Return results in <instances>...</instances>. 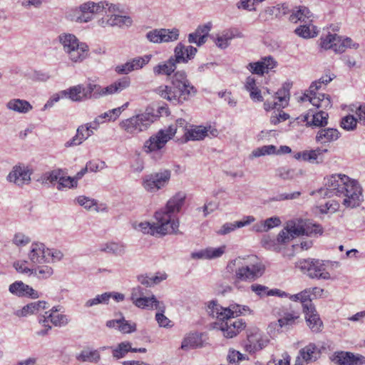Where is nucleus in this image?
I'll return each instance as SVG.
<instances>
[{
  "instance_id": "nucleus-1",
  "label": "nucleus",
  "mask_w": 365,
  "mask_h": 365,
  "mask_svg": "<svg viewBox=\"0 0 365 365\" xmlns=\"http://www.w3.org/2000/svg\"><path fill=\"white\" fill-rule=\"evenodd\" d=\"M186 198L185 193L177 192L167 202L165 207L155 213L156 222H142L135 226V229L143 234L152 236H163L168 234L178 232L179 222L173 217L175 212H179L184 205Z\"/></svg>"
},
{
  "instance_id": "nucleus-2",
  "label": "nucleus",
  "mask_w": 365,
  "mask_h": 365,
  "mask_svg": "<svg viewBox=\"0 0 365 365\" xmlns=\"http://www.w3.org/2000/svg\"><path fill=\"white\" fill-rule=\"evenodd\" d=\"M324 188L313 191L311 195L316 192L327 197L334 195L344 197L343 205L346 207L354 208L360 205L361 202V187L356 180L350 179L348 176L341 174H334L324 178Z\"/></svg>"
},
{
  "instance_id": "nucleus-3",
  "label": "nucleus",
  "mask_w": 365,
  "mask_h": 365,
  "mask_svg": "<svg viewBox=\"0 0 365 365\" xmlns=\"http://www.w3.org/2000/svg\"><path fill=\"white\" fill-rule=\"evenodd\" d=\"M156 93L173 104L182 103L194 96L197 89L187 78L183 71H176L171 77V86H160L155 90Z\"/></svg>"
},
{
  "instance_id": "nucleus-4",
  "label": "nucleus",
  "mask_w": 365,
  "mask_h": 365,
  "mask_svg": "<svg viewBox=\"0 0 365 365\" xmlns=\"http://www.w3.org/2000/svg\"><path fill=\"white\" fill-rule=\"evenodd\" d=\"M265 267L261 262L244 264L241 258H235L230 261L226 267V271L232 274L230 278L232 286L242 290L243 282H252L259 278L264 272Z\"/></svg>"
},
{
  "instance_id": "nucleus-5",
  "label": "nucleus",
  "mask_w": 365,
  "mask_h": 365,
  "mask_svg": "<svg viewBox=\"0 0 365 365\" xmlns=\"http://www.w3.org/2000/svg\"><path fill=\"white\" fill-rule=\"evenodd\" d=\"M208 313L213 317H216L221 321L220 329L222 331L226 338H232L239 334L246 327L245 322L241 319H235V314L237 316L241 314L240 309L238 311L230 308H224L215 301L210 302L208 304Z\"/></svg>"
},
{
  "instance_id": "nucleus-6",
  "label": "nucleus",
  "mask_w": 365,
  "mask_h": 365,
  "mask_svg": "<svg viewBox=\"0 0 365 365\" xmlns=\"http://www.w3.org/2000/svg\"><path fill=\"white\" fill-rule=\"evenodd\" d=\"M197 50L192 46H185L183 43H179L174 49V56H171L167 61L158 63L153 68V73L156 76H170L176 69L177 63H186L189 60L192 59Z\"/></svg>"
},
{
  "instance_id": "nucleus-7",
  "label": "nucleus",
  "mask_w": 365,
  "mask_h": 365,
  "mask_svg": "<svg viewBox=\"0 0 365 365\" xmlns=\"http://www.w3.org/2000/svg\"><path fill=\"white\" fill-rule=\"evenodd\" d=\"M58 40L64 52L72 62H82L87 58L89 51L88 46L86 43L80 42L75 35L61 34L58 36Z\"/></svg>"
},
{
  "instance_id": "nucleus-8",
  "label": "nucleus",
  "mask_w": 365,
  "mask_h": 365,
  "mask_svg": "<svg viewBox=\"0 0 365 365\" xmlns=\"http://www.w3.org/2000/svg\"><path fill=\"white\" fill-rule=\"evenodd\" d=\"M145 288L136 286L131 289L130 301L138 308L163 312L165 304L157 299L155 296Z\"/></svg>"
},
{
  "instance_id": "nucleus-9",
  "label": "nucleus",
  "mask_w": 365,
  "mask_h": 365,
  "mask_svg": "<svg viewBox=\"0 0 365 365\" xmlns=\"http://www.w3.org/2000/svg\"><path fill=\"white\" fill-rule=\"evenodd\" d=\"M157 118L158 115L153 113V109L147 108L144 113L121 121L120 126L128 133L138 134L146 130Z\"/></svg>"
},
{
  "instance_id": "nucleus-10",
  "label": "nucleus",
  "mask_w": 365,
  "mask_h": 365,
  "mask_svg": "<svg viewBox=\"0 0 365 365\" xmlns=\"http://www.w3.org/2000/svg\"><path fill=\"white\" fill-rule=\"evenodd\" d=\"M98 86L93 82H88L86 85L78 84L71 86L66 90L61 91L62 98H68L73 102H83L89 99H98Z\"/></svg>"
},
{
  "instance_id": "nucleus-11",
  "label": "nucleus",
  "mask_w": 365,
  "mask_h": 365,
  "mask_svg": "<svg viewBox=\"0 0 365 365\" xmlns=\"http://www.w3.org/2000/svg\"><path fill=\"white\" fill-rule=\"evenodd\" d=\"M295 267L311 279H329L330 274L327 271L323 261L316 259H301L295 263Z\"/></svg>"
},
{
  "instance_id": "nucleus-12",
  "label": "nucleus",
  "mask_w": 365,
  "mask_h": 365,
  "mask_svg": "<svg viewBox=\"0 0 365 365\" xmlns=\"http://www.w3.org/2000/svg\"><path fill=\"white\" fill-rule=\"evenodd\" d=\"M177 125H171L168 128L160 129L155 135L147 140L143 145V150L147 153H157L163 148L165 144L175 135Z\"/></svg>"
},
{
  "instance_id": "nucleus-13",
  "label": "nucleus",
  "mask_w": 365,
  "mask_h": 365,
  "mask_svg": "<svg viewBox=\"0 0 365 365\" xmlns=\"http://www.w3.org/2000/svg\"><path fill=\"white\" fill-rule=\"evenodd\" d=\"M171 171L168 169L147 175L143 178V186L148 192H157L165 187L170 179Z\"/></svg>"
},
{
  "instance_id": "nucleus-14",
  "label": "nucleus",
  "mask_w": 365,
  "mask_h": 365,
  "mask_svg": "<svg viewBox=\"0 0 365 365\" xmlns=\"http://www.w3.org/2000/svg\"><path fill=\"white\" fill-rule=\"evenodd\" d=\"M322 48L327 50L332 49L336 53H343L347 48H358L359 44L353 43L351 38H344L338 36L337 34H329L325 38H322L321 41Z\"/></svg>"
},
{
  "instance_id": "nucleus-15",
  "label": "nucleus",
  "mask_w": 365,
  "mask_h": 365,
  "mask_svg": "<svg viewBox=\"0 0 365 365\" xmlns=\"http://www.w3.org/2000/svg\"><path fill=\"white\" fill-rule=\"evenodd\" d=\"M180 31L178 29H155L146 34V38L153 43H168L178 40Z\"/></svg>"
},
{
  "instance_id": "nucleus-16",
  "label": "nucleus",
  "mask_w": 365,
  "mask_h": 365,
  "mask_svg": "<svg viewBox=\"0 0 365 365\" xmlns=\"http://www.w3.org/2000/svg\"><path fill=\"white\" fill-rule=\"evenodd\" d=\"M102 1L93 2L88 1L81 4L79 7L81 14L77 17V21L81 23H87L93 19L94 14H98L103 11V4Z\"/></svg>"
},
{
  "instance_id": "nucleus-17",
  "label": "nucleus",
  "mask_w": 365,
  "mask_h": 365,
  "mask_svg": "<svg viewBox=\"0 0 365 365\" xmlns=\"http://www.w3.org/2000/svg\"><path fill=\"white\" fill-rule=\"evenodd\" d=\"M31 172L24 166H14L7 176V180L19 187L29 184Z\"/></svg>"
},
{
  "instance_id": "nucleus-18",
  "label": "nucleus",
  "mask_w": 365,
  "mask_h": 365,
  "mask_svg": "<svg viewBox=\"0 0 365 365\" xmlns=\"http://www.w3.org/2000/svg\"><path fill=\"white\" fill-rule=\"evenodd\" d=\"M130 84V80L128 77L121 78L106 87H102L101 85L96 84L98 87V93L99 98L108 95L120 93L129 87Z\"/></svg>"
},
{
  "instance_id": "nucleus-19",
  "label": "nucleus",
  "mask_w": 365,
  "mask_h": 365,
  "mask_svg": "<svg viewBox=\"0 0 365 365\" xmlns=\"http://www.w3.org/2000/svg\"><path fill=\"white\" fill-rule=\"evenodd\" d=\"M276 65L277 62L274 59L269 56L262 58L261 60L257 62L250 63L247 68L252 73L263 75L264 73H267L269 70L274 68Z\"/></svg>"
},
{
  "instance_id": "nucleus-20",
  "label": "nucleus",
  "mask_w": 365,
  "mask_h": 365,
  "mask_svg": "<svg viewBox=\"0 0 365 365\" xmlns=\"http://www.w3.org/2000/svg\"><path fill=\"white\" fill-rule=\"evenodd\" d=\"M305 314L307 325L314 333H320L324 327L319 314L317 313L315 307H306V311L303 312Z\"/></svg>"
},
{
  "instance_id": "nucleus-21",
  "label": "nucleus",
  "mask_w": 365,
  "mask_h": 365,
  "mask_svg": "<svg viewBox=\"0 0 365 365\" xmlns=\"http://www.w3.org/2000/svg\"><path fill=\"white\" fill-rule=\"evenodd\" d=\"M29 259L34 264H43L47 262V248L41 242H33L28 254Z\"/></svg>"
},
{
  "instance_id": "nucleus-22",
  "label": "nucleus",
  "mask_w": 365,
  "mask_h": 365,
  "mask_svg": "<svg viewBox=\"0 0 365 365\" xmlns=\"http://www.w3.org/2000/svg\"><path fill=\"white\" fill-rule=\"evenodd\" d=\"M303 118V121L306 122L307 125L324 127L328 123L329 115L327 112L323 110L316 113L309 110Z\"/></svg>"
},
{
  "instance_id": "nucleus-23",
  "label": "nucleus",
  "mask_w": 365,
  "mask_h": 365,
  "mask_svg": "<svg viewBox=\"0 0 365 365\" xmlns=\"http://www.w3.org/2000/svg\"><path fill=\"white\" fill-rule=\"evenodd\" d=\"M333 361L338 365H357L365 363V357L361 355L355 356L350 352H339L334 356Z\"/></svg>"
},
{
  "instance_id": "nucleus-24",
  "label": "nucleus",
  "mask_w": 365,
  "mask_h": 365,
  "mask_svg": "<svg viewBox=\"0 0 365 365\" xmlns=\"http://www.w3.org/2000/svg\"><path fill=\"white\" fill-rule=\"evenodd\" d=\"M269 341L263 339L259 334H252L247 336V340L245 344V349L249 353H255L265 347Z\"/></svg>"
},
{
  "instance_id": "nucleus-25",
  "label": "nucleus",
  "mask_w": 365,
  "mask_h": 365,
  "mask_svg": "<svg viewBox=\"0 0 365 365\" xmlns=\"http://www.w3.org/2000/svg\"><path fill=\"white\" fill-rule=\"evenodd\" d=\"M303 174L302 169L292 168L287 165L280 166L275 170V177L284 181L294 180Z\"/></svg>"
},
{
  "instance_id": "nucleus-26",
  "label": "nucleus",
  "mask_w": 365,
  "mask_h": 365,
  "mask_svg": "<svg viewBox=\"0 0 365 365\" xmlns=\"http://www.w3.org/2000/svg\"><path fill=\"white\" fill-rule=\"evenodd\" d=\"M255 220V217L252 216H246L242 220L225 223L221 227L220 230L217 231V234L221 235H227L237 228H240L251 224Z\"/></svg>"
},
{
  "instance_id": "nucleus-27",
  "label": "nucleus",
  "mask_w": 365,
  "mask_h": 365,
  "mask_svg": "<svg viewBox=\"0 0 365 365\" xmlns=\"http://www.w3.org/2000/svg\"><path fill=\"white\" fill-rule=\"evenodd\" d=\"M48 303L46 301H37L29 303L24 306L21 310L16 312L18 317H26L29 314H34L40 310L48 308Z\"/></svg>"
},
{
  "instance_id": "nucleus-28",
  "label": "nucleus",
  "mask_w": 365,
  "mask_h": 365,
  "mask_svg": "<svg viewBox=\"0 0 365 365\" xmlns=\"http://www.w3.org/2000/svg\"><path fill=\"white\" fill-rule=\"evenodd\" d=\"M6 108L19 113H27L33 109V106L29 101L19 98L10 100L6 103Z\"/></svg>"
},
{
  "instance_id": "nucleus-29",
  "label": "nucleus",
  "mask_w": 365,
  "mask_h": 365,
  "mask_svg": "<svg viewBox=\"0 0 365 365\" xmlns=\"http://www.w3.org/2000/svg\"><path fill=\"white\" fill-rule=\"evenodd\" d=\"M202 346V340L201 334L198 333H190L182 340L181 349L189 350L190 349H197Z\"/></svg>"
},
{
  "instance_id": "nucleus-30",
  "label": "nucleus",
  "mask_w": 365,
  "mask_h": 365,
  "mask_svg": "<svg viewBox=\"0 0 365 365\" xmlns=\"http://www.w3.org/2000/svg\"><path fill=\"white\" fill-rule=\"evenodd\" d=\"M340 136V133L336 128H322L316 136V140L320 143H328L336 140Z\"/></svg>"
},
{
  "instance_id": "nucleus-31",
  "label": "nucleus",
  "mask_w": 365,
  "mask_h": 365,
  "mask_svg": "<svg viewBox=\"0 0 365 365\" xmlns=\"http://www.w3.org/2000/svg\"><path fill=\"white\" fill-rule=\"evenodd\" d=\"M208 129L203 126H195L185 133V142L188 140H200L208 136Z\"/></svg>"
},
{
  "instance_id": "nucleus-32",
  "label": "nucleus",
  "mask_w": 365,
  "mask_h": 365,
  "mask_svg": "<svg viewBox=\"0 0 365 365\" xmlns=\"http://www.w3.org/2000/svg\"><path fill=\"white\" fill-rule=\"evenodd\" d=\"M100 251L107 254L121 256L125 252V247L121 243L108 242L101 245Z\"/></svg>"
},
{
  "instance_id": "nucleus-33",
  "label": "nucleus",
  "mask_w": 365,
  "mask_h": 365,
  "mask_svg": "<svg viewBox=\"0 0 365 365\" xmlns=\"http://www.w3.org/2000/svg\"><path fill=\"white\" fill-rule=\"evenodd\" d=\"M91 136L89 129L86 128L85 125H81L78 128L76 135L70 140L67 141L65 144L66 147H71L73 145H78L83 143L86 139Z\"/></svg>"
},
{
  "instance_id": "nucleus-34",
  "label": "nucleus",
  "mask_w": 365,
  "mask_h": 365,
  "mask_svg": "<svg viewBox=\"0 0 365 365\" xmlns=\"http://www.w3.org/2000/svg\"><path fill=\"white\" fill-rule=\"evenodd\" d=\"M311 12L308 8L305 6H299L290 15L289 20L293 23H297L298 21L307 23L311 21Z\"/></svg>"
},
{
  "instance_id": "nucleus-35",
  "label": "nucleus",
  "mask_w": 365,
  "mask_h": 365,
  "mask_svg": "<svg viewBox=\"0 0 365 365\" xmlns=\"http://www.w3.org/2000/svg\"><path fill=\"white\" fill-rule=\"evenodd\" d=\"M317 350V346L313 343H310L299 350V355L297 356H300V359L302 361H304L306 363H309L317 359V357L314 356Z\"/></svg>"
},
{
  "instance_id": "nucleus-36",
  "label": "nucleus",
  "mask_w": 365,
  "mask_h": 365,
  "mask_svg": "<svg viewBox=\"0 0 365 365\" xmlns=\"http://www.w3.org/2000/svg\"><path fill=\"white\" fill-rule=\"evenodd\" d=\"M299 314L297 312L292 311L291 312H284V314L277 321L279 327H286L289 329L295 324L296 321L299 319Z\"/></svg>"
},
{
  "instance_id": "nucleus-37",
  "label": "nucleus",
  "mask_w": 365,
  "mask_h": 365,
  "mask_svg": "<svg viewBox=\"0 0 365 365\" xmlns=\"http://www.w3.org/2000/svg\"><path fill=\"white\" fill-rule=\"evenodd\" d=\"M63 173L62 169H55L49 172H46L38 179V182L43 185L48 184V182L53 183L57 181L59 182Z\"/></svg>"
},
{
  "instance_id": "nucleus-38",
  "label": "nucleus",
  "mask_w": 365,
  "mask_h": 365,
  "mask_svg": "<svg viewBox=\"0 0 365 365\" xmlns=\"http://www.w3.org/2000/svg\"><path fill=\"white\" fill-rule=\"evenodd\" d=\"M319 89L317 83H312L309 88L307 93H305L301 98L302 101H309L314 106L317 108H320L321 101H319V97H316V91Z\"/></svg>"
},
{
  "instance_id": "nucleus-39",
  "label": "nucleus",
  "mask_w": 365,
  "mask_h": 365,
  "mask_svg": "<svg viewBox=\"0 0 365 365\" xmlns=\"http://www.w3.org/2000/svg\"><path fill=\"white\" fill-rule=\"evenodd\" d=\"M167 278L165 274H160V276L149 277L148 275H140L138 277V281L146 287H151L155 284L160 283L162 281Z\"/></svg>"
},
{
  "instance_id": "nucleus-40",
  "label": "nucleus",
  "mask_w": 365,
  "mask_h": 365,
  "mask_svg": "<svg viewBox=\"0 0 365 365\" xmlns=\"http://www.w3.org/2000/svg\"><path fill=\"white\" fill-rule=\"evenodd\" d=\"M281 220L279 217H272L262 222L259 225H255L257 232H267L269 230L280 225Z\"/></svg>"
},
{
  "instance_id": "nucleus-41",
  "label": "nucleus",
  "mask_w": 365,
  "mask_h": 365,
  "mask_svg": "<svg viewBox=\"0 0 365 365\" xmlns=\"http://www.w3.org/2000/svg\"><path fill=\"white\" fill-rule=\"evenodd\" d=\"M315 26L311 24L309 22L304 23V25H302L297 27L294 32L299 36L303 37L304 38H312L317 35V32L314 31Z\"/></svg>"
},
{
  "instance_id": "nucleus-42",
  "label": "nucleus",
  "mask_w": 365,
  "mask_h": 365,
  "mask_svg": "<svg viewBox=\"0 0 365 365\" xmlns=\"http://www.w3.org/2000/svg\"><path fill=\"white\" fill-rule=\"evenodd\" d=\"M110 21L112 27L118 26L119 28L130 27L133 24V20L130 16L118 14H110Z\"/></svg>"
},
{
  "instance_id": "nucleus-43",
  "label": "nucleus",
  "mask_w": 365,
  "mask_h": 365,
  "mask_svg": "<svg viewBox=\"0 0 365 365\" xmlns=\"http://www.w3.org/2000/svg\"><path fill=\"white\" fill-rule=\"evenodd\" d=\"M326 152H327V149L321 148L304 151V160L309 162L316 161L317 163H321L323 161L322 156L323 153Z\"/></svg>"
},
{
  "instance_id": "nucleus-44",
  "label": "nucleus",
  "mask_w": 365,
  "mask_h": 365,
  "mask_svg": "<svg viewBox=\"0 0 365 365\" xmlns=\"http://www.w3.org/2000/svg\"><path fill=\"white\" fill-rule=\"evenodd\" d=\"M286 227L293 238L303 235V220L289 221Z\"/></svg>"
},
{
  "instance_id": "nucleus-45",
  "label": "nucleus",
  "mask_w": 365,
  "mask_h": 365,
  "mask_svg": "<svg viewBox=\"0 0 365 365\" xmlns=\"http://www.w3.org/2000/svg\"><path fill=\"white\" fill-rule=\"evenodd\" d=\"M53 274V269L48 265H41L33 269L32 274L39 279H46Z\"/></svg>"
},
{
  "instance_id": "nucleus-46",
  "label": "nucleus",
  "mask_w": 365,
  "mask_h": 365,
  "mask_svg": "<svg viewBox=\"0 0 365 365\" xmlns=\"http://www.w3.org/2000/svg\"><path fill=\"white\" fill-rule=\"evenodd\" d=\"M322 227L319 224H315L309 220H303V235L312 236L322 234Z\"/></svg>"
},
{
  "instance_id": "nucleus-47",
  "label": "nucleus",
  "mask_w": 365,
  "mask_h": 365,
  "mask_svg": "<svg viewBox=\"0 0 365 365\" xmlns=\"http://www.w3.org/2000/svg\"><path fill=\"white\" fill-rule=\"evenodd\" d=\"M81 361L98 362L100 360V354L97 350L84 349L77 356Z\"/></svg>"
},
{
  "instance_id": "nucleus-48",
  "label": "nucleus",
  "mask_w": 365,
  "mask_h": 365,
  "mask_svg": "<svg viewBox=\"0 0 365 365\" xmlns=\"http://www.w3.org/2000/svg\"><path fill=\"white\" fill-rule=\"evenodd\" d=\"M111 295L108 292L98 294L96 297L87 300L85 303V307L88 308L100 304H108Z\"/></svg>"
},
{
  "instance_id": "nucleus-49",
  "label": "nucleus",
  "mask_w": 365,
  "mask_h": 365,
  "mask_svg": "<svg viewBox=\"0 0 365 365\" xmlns=\"http://www.w3.org/2000/svg\"><path fill=\"white\" fill-rule=\"evenodd\" d=\"M131 344L129 341L121 342L113 349V356L118 359H121L124 357L128 352L131 351Z\"/></svg>"
},
{
  "instance_id": "nucleus-50",
  "label": "nucleus",
  "mask_w": 365,
  "mask_h": 365,
  "mask_svg": "<svg viewBox=\"0 0 365 365\" xmlns=\"http://www.w3.org/2000/svg\"><path fill=\"white\" fill-rule=\"evenodd\" d=\"M27 284L21 281H16L9 285V291L19 297H24Z\"/></svg>"
},
{
  "instance_id": "nucleus-51",
  "label": "nucleus",
  "mask_w": 365,
  "mask_h": 365,
  "mask_svg": "<svg viewBox=\"0 0 365 365\" xmlns=\"http://www.w3.org/2000/svg\"><path fill=\"white\" fill-rule=\"evenodd\" d=\"M358 121L359 118H354L352 115H347L341 118V127L347 131L354 130L356 128Z\"/></svg>"
},
{
  "instance_id": "nucleus-52",
  "label": "nucleus",
  "mask_w": 365,
  "mask_h": 365,
  "mask_svg": "<svg viewBox=\"0 0 365 365\" xmlns=\"http://www.w3.org/2000/svg\"><path fill=\"white\" fill-rule=\"evenodd\" d=\"M48 317L50 319V322L55 327H63L67 325L69 322L68 317L65 314L49 313Z\"/></svg>"
},
{
  "instance_id": "nucleus-53",
  "label": "nucleus",
  "mask_w": 365,
  "mask_h": 365,
  "mask_svg": "<svg viewBox=\"0 0 365 365\" xmlns=\"http://www.w3.org/2000/svg\"><path fill=\"white\" fill-rule=\"evenodd\" d=\"M289 9L286 4H277V6L268 7L266 12L271 15L274 16L276 18H279L288 13Z\"/></svg>"
},
{
  "instance_id": "nucleus-54",
  "label": "nucleus",
  "mask_w": 365,
  "mask_h": 365,
  "mask_svg": "<svg viewBox=\"0 0 365 365\" xmlns=\"http://www.w3.org/2000/svg\"><path fill=\"white\" fill-rule=\"evenodd\" d=\"M152 58V55L136 57L129 61L133 71L142 68Z\"/></svg>"
},
{
  "instance_id": "nucleus-55",
  "label": "nucleus",
  "mask_w": 365,
  "mask_h": 365,
  "mask_svg": "<svg viewBox=\"0 0 365 365\" xmlns=\"http://www.w3.org/2000/svg\"><path fill=\"white\" fill-rule=\"evenodd\" d=\"M224 40L230 43V41L235 38H243V34L238 29L231 28L225 30L220 34Z\"/></svg>"
},
{
  "instance_id": "nucleus-56",
  "label": "nucleus",
  "mask_w": 365,
  "mask_h": 365,
  "mask_svg": "<svg viewBox=\"0 0 365 365\" xmlns=\"http://www.w3.org/2000/svg\"><path fill=\"white\" fill-rule=\"evenodd\" d=\"M166 307L165 306V309L163 312L158 311L155 314V320L160 327L164 328H170L173 326V324L171 320H170L165 314Z\"/></svg>"
},
{
  "instance_id": "nucleus-57",
  "label": "nucleus",
  "mask_w": 365,
  "mask_h": 365,
  "mask_svg": "<svg viewBox=\"0 0 365 365\" xmlns=\"http://www.w3.org/2000/svg\"><path fill=\"white\" fill-rule=\"evenodd\" d=\"M118 330L124 334H129L136 331V324L131 323L125 319L124 317L120 319Z\"/></svg>"
},
{
  "instance_id": "nucleus-58",
  "label": "nucleus",
  "mask_w": 365,
  "mask_h": 365,
  "mask_svg": "<svg viewBox=\"0 0 365 365\" xmlns=\"http://www.w3.org/2000/svg\"><path fill=\"white\" fill-rule=\"evenodd\" d=\"M310 294L311 289H304V291L299 292V301L302 304L303 312L306 311V307H308L309 308L315 307L312 302Z\"/></svg>"
},
{
  "instance_id": "nucleus-59",
  "label": "nucleus",
  "mask_w": 365,
  "mask_h": 365,
  "mask_svg": "<svg viewBox=\"0 0 365 365\" xmlns=\"http://www.w3.org/2000/svg\"><path fill=\"white\" fill-rule=\"evenodd\" d=\"M77 186V180L75 178L65 177L63 173H62L61 178L57 186L58 190H61L63 187H75Z\"/></svg>"
},
{
  "instance_id": "nucleus-60",
  "label": "nucleus",
  "mask_w": 365,
  "mask_h": 365,
  "mask_svg": "<svg viewBox=\"0 0 365 365\" xmlns=\"http://www.w3.org/2000/svg\"><path fill=\"white\" fill-rule=\"evenodd\" d=\"M274 153H276V147L273 145H264L261 148H258L252 152L253 156L256 158Z\"/></svg>"
},
{
  "instance_id": "nucleus-61",
  "label": "nucleus",
  "mask_w": 365,
  "mask_h": 365,
  "mask_svg": "<svg viewBox=\"0 0 365 365\" xmlns=\"http://www.w3.org/2000/svg\"><path fill=\"white\" fill-rule=\"evenodd\" d=\"M226 246L222 245L217 248L208 247L205 249L207 259H215L220 257L225 252Z\"/></svg>"
},
{
  "instance_id": "nucleus-62",
  "label": "nucleus",
  "mask_w": 365,
  "mask_h": 365,
  "mask_svg": "<svg viewBox=\"0 0 365 365\" xmlns=\"http://www.w3.org/2000/svg\"><path fill=\"white\" fill-rule=\"evenodd\" d=\"M12 242L18 247H24L31 242V239L24 234L18 232L14 235Z\"/></svg>"
},
{
  "instance_id": "nucleus-63",
  "label": "nucleus",
  "mask_w": 365,
  "mask_h": 365,
  "mask_svg": "<svg viewBox=\"0 0 365 365\" xmlns=\"http://www.w3.org/2000/svg\"><path fill=\"white\" fill-rule=\"evenodd\" d=\"M77 202L84 208L89 210L93 206L97 205V202L94 199L89 198L86 196H79L76 198Z\"/></svg>"
},
{
  "instance_id": "nucleus-64",
  "label": "nucleus",
  "mask_w": 365,
  "mask_h": 365,
  "mask_svg": "<svg viewBox=\"0 0 365 365\" xmlns=\"http://www.w3.org/2000/svg\"><path fill=\"white\" fill-rule=\"evenodd\" d=\"M289 118V115L280 110L277 113L274 112V114L270 117V123L274 125H277L281 122L285 121Z\"/></svg>"
}]
</instances>
